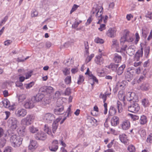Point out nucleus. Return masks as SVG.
Segmentation results:
<instances>
[{
	"mask_svg": "<svg viewBox=\"0 0 152 152\" xmlns=\"http://www.w3.org/2000/svg\"><path fill=\"white\" fill-rule=\"evenodd\" d=\"M10 132H11V134L10 135V142L11 145L15 148L20 147L22 143L23 139L19 136H17L14 132L16 131L18 121L14 118H12L10 119Z\"/></svg>",
	"mask_w": 152,
	"mask_h": 152,
	"instance_id": "1",
	"label": "nucleus"
},
{
	"mask_svg": "<svg viewBox=\"0 0 152 152\" xmlns=\"http://www.w3.org/2000/svg\"><path fill=\"white\" fill-rule=\"evenodd\" d=\"M35 118V116L33 114L28 115L21 120V124L25 126L30 125L33 122Z\"/></svg>",
	"mask_w": 152,
	"mask_h": 152,
	"instance_id": "2",
	"label": "nucleus"
},
{
	"mask_svg": "<svg viewBox=\"0 0 152 152\" xmlns=\"http://www.w3.org/2000/svg\"><path fill=\"white\" fill-rule=\"evenodd\" d=\"M140 109L139 104L136 102L130 103V104L128 107V110L134 113H137Z\"/></svg>",
	"mask_w": 152,
	"mask_h": 152,
	"instance_id": "3",
	"label": "nucleus"
},
{
	"mask_svg": "<svg viewBox=\"0 0 152 152\" xmlns=\"http://www.w3.org/2000/svg\"><path fill=\"white\" fill-rule=\"evenodd\" d=\"M42 118L46 122L50 123L55 119L54 115L51 113H46L42 115Z\"/></svg>",
	"mask_w": 152,
	"mask_h": 152,
	"instance_id": "4",
	"label": "nucleus"
},
{
	"mask_svg": "<svg viewBox=\"0 0 152 152\" xmlns=\"http://www.w3.org/2000/svg\"><path fill=\"white\" fill-rule=\"evenodd\" d=\"M135 74V71L134 68L128 69L125 73V78L129 81L133 78Z\"/></svg>",
	"mask_w": 152,
	"mask_h": 152,
	"instance_id": "5",
	"label": "nucleus"
},
{
	"mask_svg": "<svg viewBox=\"0 0 152 152\" xmlns=\"http://www.w3.org/2000/svg\"><path fill=\"white\" fill-rule=\"evenodd\" d=\"M127 99L130 103L136 102L138 100V98L134 92H129L127 94Z\"/></svg>",
	"mask_w": 152,
	"mask_h": 152,
	"instance_id": "6",
	"label": "nucleus"
},
{
	"mask_svg": "<svg viewBox=\"0 0 152 152\" xmlns=\"http://www.w3.org/2000/svg\"><path fill=\"white\" fill-rule=\"evenodd\" d=\"M144 44L143 43L140 44V48L138 50L135 54V60L138 61L140 58L142 57L143 55V46Z\"/></svg>",
	"mask_w": 152,
	"mask_h": 152,
	"instance_id": "7",
	"label": "nucleus"
},
{
	"mask_svg": "<svg viewBox=\"0 0 152 152\" xmlns=\"http://www.w3.org/2000/svg\"><path fill=\"white\" fill-rule=\"evenodd\" d=\"M35 102L32 99V98L30 100H27L25 102L24 107L27 109H31L34 107L35 105Z\"/></svg>",
	"mask_w": 152,
	"mask_h": 152,
	"instance_id": "8",
	"label": "nucleus"
},
{
	"mask_svg": "<svg viewBox=\"0 0 152 152\" xmlns=\"http://www.w3.org/2000/svg\"><path fill=\"white\" fill-rule=\"evenodd\" d=\"M34 137L36 140H44L46 138V134L45 133L42 132H39L35 135Z\"/></svg>",
	"mask_w": 152,
	"mask_h": 152,
	"instance_id": "9",
	"label": "nucleus"
},
{
	"mask_svg": "<svg viewBox=\"0 0 152 152\" xmlns=\"http://www.w3.org/2000/svg\"><path fill=\"white\" fill-rule=\"evenodd\" d=\"M27 113L26 110L23 108L18 109L15 112V114L17 116L22 117L26 116Z\"/></svg>",
	"mask_w": 152,
	"mask_h": 152,
	"instance_id": "10",
	"label": "nucleus"
},
{
	"mask_svg": "<svg viewBox=\"0 0 152 152\" xmlns=\"http://www.w3.org/2000/svg\"><path fill=\"white\" fill-rule=\"evenodd\" d=\"M58 142L56 140H53L52 145L49 146V150L52 151H56L58 148Z\"/></svg>",
	"mask_w": 152,
	"mask_h": 152,
	"instance_id": "11",
	"label": "nucleus"
},
{
	"mask_svg": "<svg viewBox=\"0 0 152 152\" xmlns=\"http://www.w3.org/2000/svg\"><path fill=\"white\" fill-rule=\"evenodd\" d=\"M44 97V94L40 92L37 94L35 96L32 97V99L35 102L42 101V99Z\"/></svg>",
	"mask_w": 152,
	"mask_h": 152,
	"instance_id": "12",
	"label": "nucleus"
},
{
	"mask_svg": "<svg viewBox=\"0 0 152 152\" xmlns=\"http://www.w3.org/2000/svg\"><path fill=\"white\" fill-rule=\"evenodd\" d=\"M130 124L129 121L125 120L123 121L122 123L121 127L124 130H127L130 127Z\"/></svg>",
	"mask_w": 152,
	"mask_h": 152,
	"instance_id": "13",
	"label": "nucleus"
},
{
	"mask_svg": "<svg viewBox=\"0 0 152 152\" xmlns=\"http://www.w3.org/2000/svg\"><path fill=\"white\" fill-rule=\"evenodd\" d=\"M116 32V29L114 28H110L106 33V34L108 37H114Z\"/></svg>",
	"mask_w": 152,
	"mask_h": 152,
	"instance_id": "14",
	"label": "nucleus"
},
{
	"mask_svg": "<svg viewBox=\"0 0 152 152\" xmlns=\"http://www.w3.org/2000/svg\"><path fill=\"white\" fill-rule=\"evenodd\" d=\"M37 147L36 141L33 140H30V143L28 146V150L33 151Z\"/></svg>",
	"mask_w": 152,
	"mask_h": 152,
	"instance_id": "15",
	"label": "nucleus"
},
{
	"mask_svg": "<svg viewBox=\"0 0 152 152\" xmlns=\"http://www.w3.org/2000/svg\"><path fill=\"white\" fill-rule=\"evenodd\" d=\"M26 127L25 126L20 127L18 129V133L20 136H23L26 135L27 131L26 129Z\"/></svg>",
	"mask_w": 152,
	"mask_h": 152,
	"instance_id": "16",
	"label": "nucleus"
},
{
	"mask_svg": "<svg viewBox=\"0 0 152 152\" xmlns=\"http://www.w3.org/2000/svg\"><path fill=\"white\" fill-rule=\"evenodd\" d=\"M103 8L102 7V8H101V10H98L96 13V16L97 18V19L98 20V21L97 23L98 24L99 23L102 21L103 17L102 15L103 14Z\"/></svg>",
	"mask_w": 152,
	"mask_h": 152,
	"instance_id": "17",
	"label": "nucleus"
},
{
	"mask_svg": "<svg viewBox=\"0 0 152 152\" xmlns=\"http://www.w3.org/2000/svg\"><path fill=\"white\" fill-rule=\"evenodd\" d=\"M64 107L63 106L61 105L57 107L54 110V113L56 115L62 114L63 113Z\"/></svg>",
	"mask_w": 152,
	"mask_h": 152,
	"instance_id": "18",
	"label": "nucleus"
},
{
	"mask_svg": "<svg viewBox=\"0 0 152 152\" xmlns=\"http://www.w3.org/2000/svg\"><path fill=\"white\" fill-rule=\"evenodd\" d=\"M102 53L96 57L95 59V61L97 64L101 65L104 63L103 58L102 57Z\"/></svg>",
	"mask_w": 152,
	"mask_h": 152,
	"instance_id": "19",
	"label": "nucleus"
},
{
	"mask_svg": "<svg viewBox=\"0 0 152 152\" xmlns=\"http://www.w3.org/2000/svg\"><path fill=\"white\" fill-rule=\"evenodd\" d=\"M60 119H61L57 118L56 119V121H54L53 124L52 128L53 133V134H55L56 132V130L57 129L58 126V122L60 121Z\"/></svg>",
	"mask_w": 152,
	"mask_h": 152,
	"instance_id": "20",
	"label": "nucleus"
},
{
	"mask_svg": "<svg viewBox=\"0 0 152 152\" xmlns=\"http://www.w3.org/2000/svg\"><path fill=\"white\" fill-rule=\"evenodd\" d=\"M119 118L117 116H114L111 119V124L112 126H115L119 124Z\"/></svg>",
	"mask_w": 152,
	"mask_h": 152,
	"instance_id": "21",
	"label": "nucleus"
},
{
	"mask_svg": "<svg viewBox=\"0 0 152 152\" xmlns=\"http://www.w3.org/2000/svg\"><path fill=\"white\" fill-rule=\"evenodd\" d=\"M118 96L119 99L123 102L124 106H126V103L125 102V96L123 91H120L119 92Z\"/></svg>",
	"mask_w": 152,
	"mask_h": 152,
	"instance_id": "22",
	"label": "nucleus"
},
{
	"mask_svg": "<svg viewBox=\"0 0 152 152\" xmlns=\"http://www.w3.org/2000/svg\"><path fill=\"white\" fill-rule=\"evenodd\" d=\"M122 57L119 54L115 53L114 55L113 58V61L116 63H119L121 61Z\"/></svg>",
	"mask_w": 152,
	"mask_h": 152,
	"instance_id": "23",
	"label": "nucleus"
},
{
	"mask_svg": "<svg viewBox=\"0 0 152 152\" xmlns=\"http://www.w3.org/2000/svg\"><path fill=\"white\" fill-rule=\"evenodd\" d=\"M119 137L121 141L126 144L127 143L128 140L127 139V136L125 134H122L119 135Z\"/></svg>",
	"mask_w": 152,
	"mask_h": 152,
	"instance_id": "24",
	"label": "nucleus"
},
{
	"mask_svg": "<svg viewBox=\"0 0 152 152\" xmlns=\"http://www.w3.org/2000/svg\"><path fill=\"white\" fill-rule=\"evenodd\" d=\"M147 122V118L145 115H142L140 116L139 120V123L141 125H144L146 124Z\"/></svg>",
	"mask_w": 152,
	"mask_h": 152,
	"instance_id": "25",
	"label": "nucleus"
},
{
	"mask_svg": "<svg viewBox=\"0 0 152 152\" xmlns=\"http://www.w3.org/2000/svg\"><path fill=\"white\" fill-rule=\"evenodd\" d=\"M125 66V64H123L119 67L117 70H116V72L118 75H120L122 74Z\"/></svg>",
	"mask_w": 152,
	"mask_h": 152,
	"instance_id": "26",
	"label": "nucleus"
},
{
	"mask_svg": "<svg viewBox=\"0 0 152 152\" xmlns=\"http://www.w3.org/2000/svg\"><path fill=\"white\" fill-rule=\"evenodd\" d=\"M102 7L96 4L94 5L93 8L91 12L93 14L95 13H96L98 10H101V8H102Z\"/></svg>",
	"mask_w": 152,
	"mask_h": 152,
	"instance_id": "27",
	"label": "nucleus"
},
{
	"mask_svg": "<svg viewBox=\"0 0 152 152\" xmlns=\"http://www.w3.org/2000/svg\"><path fill=\"white\" fill-rule=\"evenodd\" d=\"M140 88L142 91H148L150 88L149 85L148 83H144L140 86Z\"/></svg>",
	"mask_w": 152,
	"mask_h": 152,
	"instance_id": "28",
	"label": "nucleus"
},
{
	"mask_svg": "<svg viewBox=\"0 0 152 152\" xmlns=\"http://www.w3.org/2000/svg\"><path fill=\"white\" fill-rule=\"evenodd\" d=\"M118 66V64L111 63L108 66V68L111 69L113 71L116 72Z\"/></svg>",
	"mask_w": 152,
	"mask_h": 152,
	"instance_id": "29",
	"label": "nucleus"
},
{
	"mask_svg": "<svg viewBox=\"0 0 152 152\" xmlns=\"http://www.w3.org/2000/svg\"><path fill=\"white\" fill-rule=\"evenodd\" d=\"M127 47V45H124L122 46L121 49L119 50H117V52H120L123 56H125L126 54L125 51Z\"/></svg>",
	"mask_w": 152,
	"mask_h": 152,
	"instance_id": "30",
	"label": "nucleus"
},
{
	"mask_svg": "<svg viewBox=\"0 0 152 152\" xmlns=\"http://www.w3.org/2000/svg\"><path fill=\"white\" fill-rule=\"evenodd\" d=\"M142 105L145 107H147L149 105V102L148 99L144 98L142 101Z\"/></svg>",
	"mask_w": 152,
	"mask_h": 152,
	"instance_id": "31",
	"label": "nucleus"
},
{
	"mask_svg": "<svg viewBox=\"0 0 152 152\" xmlns=\"http://www.w3.org/2000/svg\"><path fill=\"white\" fill-rule=\"evenodd\" d=\"M116 112V109L112 106H110L109 111V114L110 115L113 116L115 114Z\"/></svg>",
	"mask_w": 152,
	"mask_h": 152,
	"instance_id": "32",
	"label": "nucleus"
},
{
	"mask_svg": "<svg viewBox=\"0 0 152 152\" xmlns=\"http://www.w3.org/2000/svg\"><path fill=\"white\" fill-rule=\"evenodd\" d=\"M44 130L49 135H50L52 136H53V135L52 134L51 130L50 129L48 125H45Z\"/></svg>",
	"mask_w": 152,
	"mask_h": 152,
	"instance_id": "33",
	"label": "nucleus"
},
{
	"mask_svg": "<svg viewBox=\"0 0 152 152\" xmlns=\"http://www.w3.org/2000/svg\"><path fill=\"white\" fill-rule=\"evenodd\" d=\"M150 50V48L149 46L146 47L144 50V56L146 58H148Z\"/></svg>",
	"mask_w": 152,
	"mask_h": 152,
	"instance_id": "34",
	"label": "nucleus"
},
{
	"mask_svg": "<svg viewBox=\"0 0 152 152\" xmlns=\"http://www.w3.org/2000/svg\"><path fill=\"white\" fill-rule=\"evenodd\" d=\"M7 136V133H4L3 129L1 127H0V138L3 136H4V142L6 141V137Z\"/></svg>",
	"mask_w": 152,
	"mask_h": 152,
	"instance_id": "35",
	"label": "nucleus"
},
{
	"mask_svg": "<svg viewBox=\"0 0 152 152\" xmlns=\"http://www.w3.org/2000/svg\"><path fill=\"white\" fill-rule=\"evenodd\" d=\"M4 106L6 108L10 107V101L7 99H4L2 102Z\"/></svg>",
	"mask_w": 152,
	"mask_h": 152,
	"instance_id": "36",
	"label": "nucleus"
},
{
	"mask_svg": "<svg viewBox=\"0 0 152 152\" xmlns=\"http://www.w3.org/2000/svg\"><path fill=\"white\" fill-rule=\"evenodd\" d=\"M117 107L119 113H121L122 111V105L121 103L119 101H118L117 103Z\"/></svg>",
	"mask_w": 152,
	"mask_h": 152,
	"instance_id": "37",
	"label": "nucleus"
},
{
	"mask_svg": "<svg viewBox=\"0 0 152 152\" xmlns=\"http://www.w3.org/2000/svg\"><path fill=\"white\" fill-rule=\"evenodd\" d=\"M84 45L85 46V53L87 55H88L89 54L88 49L89 48V47L88 45V42H84Z\"/></svg>",
	"mask_w": 152,
	"mask_h": 152,
	"instance_id": "38",
	"label": "nucleus"
},
{
	"mask_svg": "<svg viewBox=\"0 0 152 152\" xmlns=\"http://www.w3.org/2000/svg\"><path fill=\"white\" fill-rule=\"evenodd\" d=\"M64 82L66 84L68 85L71 82V77L70 76H67L65 79Z\"/></svg>",
	"mask_w": 152,
	"mask_h": 152,
	"instance_id": "39",
	"label": "nucleus"
},
{
	"mask_svg": "<svg viewBox=\"0 0 152 152\" xmlns=\"http://www.w3.org/2000/svg\"><path fill=\"white\" fill-rule=\"evenodd\" d=\"M127 150L129 152H135V147L133 145H129L127 148Z\"/></svg>",
	"mask_w": 152,
	"mask_h": 152,
	"instance_id": "40",
	"label": "nucleus"
},
{
	"mask_svg": "<svg viewBox=\"0 0 152 152\" xmlns=\"http://www.w3.org/2000/svg\"><path fill=\"white\" fill-rule=\"evenodd\" d=\"M84 78L83 76L80 75L78 78L77 83L78 84H80L84 80Z\"/></svg>",
	"mask_w": 152,
	"mask_h": 152,
	"instance_id": "41",
	"label": "nucleus"
},
{
	"mask_svg": "<svg viewBox=\"0 0 152 152\" xmlns=\"http://www.w3.org/2000/svg\"><path fill=\"white\" fill-rule=\"evenodd\" d=\"M82 22L81 20H79L78 21L77 20H76L74 22V23L72 25V27L73 28H76L77 27L78 25Z\"/></svg>",
	"mask_w": 152,
	"mask_h": 152,
	"instance_id": "42",
	"label": "nucleus"
},
{
	"mask_svg": "<svg viewBox=\"0 0 152 152\" xmlns=\"http://www.w3.org/2000/svg\"><path fill=\"white\" fill-rule=\"evenodd\" d=\"M138 133L141 137H143L146 134L145 130L142 128L140 129L138 131Z\"/></svg>",
	"mask_w": 152,
	"mask_h": 152,
	"instance_id": "43",
	"label": "nucleus"
},
{
	"mask_svg": "<svg viewBox=\"0 0 152 152\" xmlns=\"http://www.w3.org/2000/svg\"><path fill=\"white\" fill-rule=\"evenodd\" d=\"M47 89L46 90V92L49 94H51L53 91V88L50 86H46Z\"/></svg>",
	"mask_w": 152,
	"mask_h": 152,
	"instance_id": "44",
	"label": "nucleus"
},
{
	"mask_svg": "<svg viewBox=\"0 0 152 152\" xmlns=\"http://www.w3.org/2000/svg\"><path fill=\"white\" fill-rule=\"evenodd\" d=\"M129 115L133 121H135L136 120H138L139 119V116L137 115H133L132 114H129Z\"/></svg>",
	"mask_w": 152,
	"mask_h": 152,
	"instance_id": "45",
	"label": "nucleus"
},
{
	"mask_svg": "<svg viewBox=\"0 0 152 152\" xmlns=\"http://www.w3.org/2000/svg\"><path fill=\"white\" fill-rule=\"evenodd\" d=\"M94 42L96 43L103 44L104 42V41L99 37H97L95 39Z\"/></svg>",
	"mask_w": 152,
	"mask_h": 152,
	"instance_id": "46",
	"label": "nucleus"
},
{
	"mask_svg": "<svg viewBox=\"0 0 152 152\" xmlns=\"http://www.w3.org/2000/svg\"><path fill=\"white\" fill-rule=\"evenodd\" d=\"M26 98V96L25 95L22 94L18 96V100L19 102H22Z\"/></svg>",
	"mask_w": 152,
	"mask_h": 152,
	"instance_id": "47",
	"label": "nucleus"
},
{
	"mask_svg": "<svg viewBox=\"0 0 152 152\" xmlns=\"http://www.w3.org/2000/svg\"><path fill=\"white\" fill-rule=\"evenodd\" d=\"M29 130L30 132L32 133H34L38 131V129L34 127L33 126H31L29 127Z\"/></svg>",
	"mask_w": 152,
	"mask_h": 152,
	"instance_id": "48",
	"label": "nucleus"
},
{
	"mask_svg": "<svg viewBox=\"0 0 152 152\" xmlns=\"http://www.w3.org/2000/svg\"><path fill=\"white\" fill-rule=\"evenodd\" d=\"M99 97L100 98L102 99H103V102H106L107 98L106 95L104 94H103L101 93L100 94Z\"/></svg>",
	"mask_w": 152,
	"mask_h": 152,
	"instance_id": "49",
	"label": "nucleus"
},
{
	"mask_svg": "<svg viewBox=\"0 0 152 152\" xmlns=\"http://www.w3.org/2000/svg\"><path fill=\"white\" fill-rule=\"evenodd\" d=\"M38 14L37 12L35 9H33L31 11V16L34 17L37 16Z\"/></svg>",
	"mask_w": 152,
	"mask_h": 152,
	"instance_id": "50",
	"label": "nucleus"
},
{
	"mask_svg": "<svg viewBox=\"0 0 152 152\" xmlns=\"http://www.w3.org/2000/svg\"><path fill=\"white\" fill-rule=\"evenodd\" d=\"M135 39L134 41V43L135 44L137 45L140 39V36H139L138 33L137 32H136L135 33Z\"/></svg>",
	"mask_w": 152,
	"mask_h": 152,
	"instance_id": "51",
	"label": "nucleus"
},
{
	"mask_svg": "<svg viewBox=\"0 0 152 152\" xmlns=\"http://www.w3.org/2000/svg\"><path fill=\"white\" fill-rule=\"evenodd\" d=\"M34 84V82H31L30 83L26 84L25 86L26 89H29L31 88Z\"/></svg>",
	"mask_w": 152,
	"mask_h": 152,
	"instance_id": "52",
	"label": "nucleus"
},
{
	"mask_svg": "<svg viewBox=\"0 0 152 152\" xmlns=\"http://www.w3.org/2000/svg\"><path fill=\"white\" fill-rule=\"evenodd\" d=\"M71 105H70L69 107L67 110L66 112V113H67L66 117H69V116H71V114L72 113L71 109Z\"/></svg>",
	"mask_w": 152,
	"mask_h": 152,
	"instance_id": "53",
	"label": "nucleus"
},
{
	"mask_svg": "<svg viewBox=\"0 0 152 152\" xmlns=\"http://www.w3.org/2000/svg\"><path fill=\"white\" fill-rule=\"evenodd\" d=\"M89 77L90 79H91L93 80L94 83L96 82V83H98V80L97 79L96 77L92 74H91L90 75Z\"/></svg>",
	"mask_w": 152,
	"mask_h": 152,
	"instance_id": "54",
	"label": "nucleus"
},
{
	"mask_svg": "<svg viewBox=\"0 0 152 152\" xmlns=\"http://www.w3.org/2000/svg\"><path fill=\"white\" fill-rule=\"evenodd\" d=\"M8 17L7 16H6L1 22H0V26H2L5 23L6 21L8 19Z\"/></svg>",
	"mask_w": 152,
	"mask_h": 152,
	"instance_id": "55",
	"label": "nucleus"
},
{
	"mask_svg": "<svg viewBox=\"0 0 152 152\" xmlns=\"http://www.w3.org/2000/svg\"><path fill=\"white\" fill-rule=\"evenodd\" d=\"M94 54H92L90 56H88L86 58V60L87 63H88L91 61L92 58L94 57Z\"/></svg>",
	"mask_w": 152,
	"mask_h": 152,
	"instance_id": "56",
	"label": "nucleus"
},
{
	"mask_svg": "<svg viewBox=\"0 0 152 152\" xmlns=\"http://www.w3.org/2000/svg\"><path fill=\"white\" fill-rule=\"evenodd\" d=\"M62 71L63 73L65 75H67L69 73V70L66 68L62 70Z\"/></svg>",
	"mask_w": 152,
	"mask_h": 152,
	"instance_id": "57",
	"label": "nucleus"
},
{
	"mask_svg": "<svg viewBox=\"0 0 152 152\" xmlns=\"http://www.w3.org/2000/svg\"><path fill=\"white\" fill-rule=\"evenodd\" d=\"M78 7V6L76 4H74L70 12V14H72L73 12L75 11L77 9Z\"/></svg>",
	"mask_w": 152,
	"mask_h": 152,
	"instance_id": "58",
	"label": "nucleus"
},
{
	"mask_svg": "<svg viewBox=\"0 0 152 152\" xmlns=\"http://www.w3.org/2000/svg\"><path fill=\"white\" fill-rule=\"evenodd\" d=\"M146 29L145 28H143L142 29V36L145 38L147 36L146 32H147L145 30Z\"/></svg>",
	"mask_w": 152,
	"mask_h": 152,
	"instance_id": "59",
	"label": "nucleus"
},
{
	"mask_svg": "<svg viewBox=\"0 0 152 152\" xmlns=\"http://www.w3.org/2000/svg\"><path fill=\"white\" fill-rule=\"evenodd\" d=\"M105 28V25L104 24H101L100 25V27L99 28V30L100 31H102Z\"/></svg>",
	"mask_w": 152,
	"mask_h": 152,
	"instance_id": "60",
	"label": "nucleus"
},
{
	"mask_svg": "<svg viewBox=\"0 0 152 152\" xmlns=\"http://www.w3.org/2000/svg\"><path fill=\"white\" fill-rule=\"evenodd\" d=\"M104 103V114L105 115L107 114V104L105 102Z\"/></svg>",
	"mask_w": 152,
	"mask_h": 152,
	"instance_id": "61",
	"label": "nucleus"
},
{
	"mask_svg": "<svg viewBox=\"0 0 152 152\" xmlns=\"http://www.w3.org/2000/svg\"><path fill=\"white\" fill-rule=\"evenodd\" d=\"M145 79L144 77L143 76H140L138 79L137 80V82L138 83H140L142 81H143Z\"/></svg>",
	"mask_w": 152,
	"mask_h": 152,
	"instance_id": "62",
	"label": "nucleus"
},
{
	"mask_svg": "<svg viewBox=\"0 0 152 152\" xmlns=\"http://www.w3.org/2000/svg\"><path fill=\"white\" fill-rule=\"evenodd\" d=\"M146 140L148 142L152 143V135H150L147 137Z\"/></svg>",
	"mask_w": 152,
	"mask_h": 152,
	"instance_id": "63",
	"label": "nucleus"
},
{
	"mask_svg": "<svg viewBox=\"0 0 152 152\" xmlns=\"http://www.w3.org/2000/svg\"><path fill=\"white\" fill-rule=\"evenodd\" d=\"M134 52V50L131 47H129L127 50L126 53H130L131 55L133 54Z\"/></svg>",
	"mask_w": 152,
	"mask_h": 152,
	"instance_id": "64",
	"label": "nucleus"
}]
</instances>
